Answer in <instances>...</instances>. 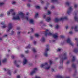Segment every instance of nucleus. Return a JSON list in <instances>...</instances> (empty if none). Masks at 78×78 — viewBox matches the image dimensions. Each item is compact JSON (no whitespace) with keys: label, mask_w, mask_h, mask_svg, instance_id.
Returning a JSON list of instances; mask_svg holds the SVG:
<instances>
[{"label":"nucleus","mask_w":78,"mask_h":78,"mask_svg":"<svg viewBox=\"0 0 78 78\" xmlns=\"http://www.w3.org/2000/svg\"><path fill=\"white\" fill-rule=\"evenodd\" d=\"M22 20L26 19L27 20H28V17L25 16L24 14L21 12H19L18 14L16 16H14L12 18V20H20V18Z\"/></svg>","instance_id":"1"},{"label":"nucleus","mask_w":78,"mask_h":78,"mask_svg":"<svg viewBox=\"0 0 78 78\" xmlns=\"http://www.w3.org/2000/svg\"><path fill=\"white\" fill-rule=\"evenodd\" d=\"M49 62H45L44 63L41 65L40 67L41 68H44L46 70H48L49 69V65L48 63Z\"/></svg>","instance_id":"2"},{"label":"nucleus","mask_w":78,"mask_h":78,"mask_svg":"<svg viewBox=\"0 0 78 78\" xmlns=\"http://www.w3.org/2000/svg\"><path fill=\"white\" fill-rule=\"evenodd\" d=\"M46 48L45 50V51L43 53V55L46 57H47L48 55V51H49V45H46Z\"/></svg>","instance_id":"3"},{"label":"nucleus","mask_w":78,"mask_h":78,"mask_svg":"<svg viewBox=\"0 0 78 78\" xmlns=\"http://www.w3.org/2000/svg\"><path fill=\"white\" fill-rule=\"evenodd\" d=\"M67 19V17H61L59 19H58V18H56L54 20V21L55 22H58V21L62 20H64V19Z\"/></svg>","instance_id":"4"},{"label":"nucleus","mask_w":78,"mask_h":78,"mask_svg":"<svg viewBox=\"0 0 78 78\" xmlns=\"http://www.w3.org/2000/svg\"><path fill=\"white\" fill-rule=\"evenodd\" d=\"M43 34H44L46 37L49 36V30H46L45 31L43 32Z\"/></svg>","instance_id":"5"},{"label":"nucleus","mask_w":78,"mask_h":78,"mask_svg":"<svg viewBox=\"0 0 78 78\" xmlns=\"http://www.w3.org/2000/svg\"><path fill=\"white\" fill-rule=\"evenodd\" d=\"M12 23H9L8 24V29L7 30V32H8L12 29Z\"/></svg>","instance_id":"6"},{"label":"nucleus","mask_w":78,"mask_h":78,"mask_svg":"<svg viewBox=\"0 0 78 78\" xmlns=\"http://www.w3.org/2000/svg\"><path fill=\"white\" fill-rule=\"evenodd\" d=\"M66 42H67V43H68L70 45H73V43H72V42L71 41V40H70V38H68L66 40Z\"/></svg>","instance_id":"7"},{"label":"nucleus","mask_w":78,"mask_h":78,"mask_svg":"<svg viewBox=\"0 0 78 78\" xmlns=\"http://www.w3.org/2000/svg\"><path fill=\"white\" fill-rule=\"evenodd\" d=\"M37 71V68H35L34 70L30 73V75H32L34 73H36Z\"/></svg>","instance_id":"8"},{"label":"nucleus","mask_w":78,"mask_h":78,"mask_svg":"<svg viewBox=\"0 0 78 78\" xmlns=\"http://www.w3.org/2000/svg\"><path fill=\"white\" fill-rule=\"evenodd\" d=\"M9 11L10 12L11 14H12V16L16 15V13L15 12H14V9H10L9 10Z\"/></svg>","instance_id":"9"},{"label":"nucleus","mask_w":78,"mask_h":78,"mask_svg":"<svg viewBox=\"0 0 78 78\" xmlns=\"http://www.w3.org/2000/svg\"><path fill=\"white\" fill-rule=\"evenodd\" d=\"M19 61H15L14 62V63L16 67H20V65H19Z\"/></svg>","instance_id":"10"},{"label":"nucleus","mask_w":78,"mask_h":78,"mask_svg":"<svg viewBox=\"0 0 78 78\" xmlns=\"http://www.w3.org/2000/svg\"><path fill=\"white\" fill-rule=\"evenodd\" d=\"M28 62L27 59L26 58H24L23 60V66H24L25 64H27V62Z\"/></svg>","instance_id":"11"},{"label":"nucleus","mask_w":78,"mask_h":78,"mask_svg":"<svg viewBox=\"0 0 78 78\" xmlns=\"http://www.w3.org/2000/svg\"><path fill=\"white\" fill-rule=\"evenodd\" d=\"M53 37L55 39H56L58 37V33H55L53 35Z\"/></svg>","instance_id":"12"},{"label":"nucleus","mask_w":78,"mask_h":78,"mask_svg":"<svg viewBox=\"0 0 78 78\" xmlns=\"http://www.w3.org/2000/svg\"><path fill=\"white\" fill-rule=\"evenodd\" d=\"M72 7H69L67 11V14H69V13H70V12H71V11H72Z\"/></svg>","instance_id":"13"},{"label":"nucleus","mask_w":78,"mask_h":78,"mask_svg":"<svg viewBox=\"0 0 78 78\" xmlns=\"http://www.w3.org/2000/svg\"><path fill=\"white\" fill-rule=\"evenodd\" d=\"M40 41L41 42H45V37H43L40 40Z\"/></svg>","instance_id":"14"},{"label":"nucleus","mask_w":78,"mask_h":78,"mask_svg":"<svg viewBox=\"0 0 78 78\" xmlns=\"http://www.w3.org/2000/svg\"><path fill=\"white\" fill-rule=\"evenodd\" d=\"M1 25H3L4 26L2 27V28H5L6 27V25L5 24V22H2L1 23Z\"/></svg>","instance_id":"15"},{"label":"nucleus","mask_w":78,"mask_h":78,"mask_svg":"<svg viewBox=\"0 0 78 78\" xmlns=\"http://www.w3.org/2000/svg\"><path fill=\"white\" fill-rule=\"evenodd\" d=\"M77 28H78V27L75 26V27H72V29H73V28H74L75 31H78V30Z\"/></svg>","instance_id":"16"},{"label":"nucleus","mask_w":78,"mask_h":78,"mask_svg":"<svg viewBox=\"0 0 78 78\" xmlns=\"http://www.w3.org/2000/svg\"><path fill=\"white\" fill-rule=\"evenodd\" d=\"M30 23H31V24H34V20L33 19L30 20Z\"/></svg>","instance_id":"17"},{"label":"nucleus","mask_w":78,"mask_h":78,"mask_svg":"<svg viewBox=\"0 0 78 78\" xmlns=\"http://www.w3.org/2000/svg\"><path fill=\"white\" fill-rule=\"evenodd\" d=\"M63 57L64 58H62V60H63V59H66L67 58V57H66V54H64L63 55Z\"/></svg>","instance_id":"18"},{"label":"nucleus","mask_w":78,"mask_h":78,"mask_svg":"<svg viewBox=\"0 0 78 78\" xmlns=\"http://www.w3.org/2000/svg\"><path fill=\"white\" fill-rule=\"evenodd\" d=\"M38 16H39V13H36L35 14V18H37Z\"/></svg>","instance_id":"19"},{"label":"nucleus","mask_w":78,"mask_h":78,"mask_svg":"<svg viewBox=\"0 0 78 78\" xmlns=\"http://www.w3.org/2000/svg\"><path fill=\"white\" fill-rule=\"evenodd\" d=\"M6 61H7V59L6 58H5L3 59L2 60V62H6Z\"/></svg>","instance_id":"20"},{"label":"nucleus","mask_w":78,"mask_h":78,"mask_svg":"<svg viewBox=\"0 0 78 78\" xmlns=\"http://www.w3.org/2000/svg\"><path fill=\"white\" fill-rule=\"evenodd\" d=\"M46 21L47 22H49V17H47L46 19Z\"/></svg>","instance_id":"21"},{"label":"nucleus","mask_w":78,"mask_h":78,"mask_svg":"<svg viewBox=\"0 0 78 78\" xmlns=\"http://www.w3.org/2000/svg\"><path fill=\"white\" fill-rule=\"evenodd\" d=\"M30 48V45H29L27 46L26 47V49H29V48Z\"/></svg>","instance_id":"22"},{"label":"nucleus","mask_w":78,"mask_h":78,"mask_svg":"<svg viewBox=\"0 0 78 78\" xmlns=\"http://www.w3.org/2000/svg\"><path fill=\"white\" fill-rule=\"evenodd\" d=\"M10 14H11V13H10V11H9L7 12V16H10Z\"/></svg>","instance_id":"23"},{"label":"nucleus","mask_w":78,"mask_h":78,"mask_svg":"<svg viewBox=\"0 0 78 78\" xmlns=\"http://www.w3.org/2000/svg\"><path fill=\"white\" fill-rule=\"evenodd\" d=\"M8 74L9 75H11V71L10 70H9L8 72Z\"/></svg>","instance_id":"24"},{"label":"nucleus","mask_w":78,"mask_h":78,"mask_svg":"<svg viewBox=\"0 0 78 78\" xmlns=\"http://www.w3.org/2000/svg\"><path fill=\"white\" fill-rule=\"evenodd\" d=\"M60 37L62 38V39H63V38L65 37L64 35H62L60 36Z\"/></svg>","instance_id":"25"},{"label":"nucleus","mask_w":78,"mask_h":78,"mask_svg":"<svg viewBox=\"0 0 78 78\" xmlns=\"http://www.w3.org/2000/svg\"><path fill=\"white\" fill-rule=\"evenodd\" d=\"M35 37H39V35L38 34H35Z\"/></svg>","instance_id":"26"},{"label":"nucleus","mask_w":78,"mask_h":78,"mask_svg":"<svg viewBox=\"0 0 78 78\" xmlns=\"http://www.w3.org/2000/svg\"><path fill=\"white\" fill-rule=\"evenodd\" d=\"M4 4V2H0V6H2V5H3Z\"/></svg>","instance_id":"27"},{"label":"nucleus","mask_w":78,"mask_h":78,"mask_svg":"<svg viewBox=\"0 0 78 78\" xmlns=\"http://www.w3.org/2000/svg\"><path fill=\"white\" fill-rule=\"evenodd\" d=\"M51 1L52 3H55V2H57V0H51Z\"/></svg>","instance_id":"28"},{"label":"nucleus","mask_w":78,"mask_h":78,"mask_svg":"<svg viewBox=\"0 0 78 78\" xmlns=\"http://www.w3.org/2000/svg\"><path fill=\"white\" fill-rule=\"evenodd\" d=\"M32 50L33 51H34V52H36V49H35V48H33L32 49Z\"/></svg>","instance_id":"29"},{"label":"nucleus","mask_w":78,"mask_h":78,"mask_svg":"<svg viewBox=\"0 0 78 78\" xmlns=\"http://www.w3.org/2000/svg\"><path fill=\"white\" fill-rule=\"evenodd\" d=\"M14 32L13 31H12L10 34L11 35H13L14 34Z\"/></svg>","instance_id":"30"},{"label":"nucleus","mask_w":78,"mask_h":78,"mask_svg":"<svg viewBox=\"0 0 78 78\" xmlns=\"http://www.w3.org/2000/svg\"><path fill=\"white\" fill-rule=\"evenodd\" d=\"M75 59V56H73V59H72V61H74Z\"/></svg>","instance_id":"31"},{"label":"nucleus","mask_w":78,"mask_h":78,"mask_svg":"<svg viewBox=\"0 0 78 78\" xmlns=\"http://www.w3.org/2000/svg\"><path fill=\"white\" fill-rule=\"evenodd\" d=\"M57 77L58 78H63V77H62V76H61V75L58 76H57Z\"/></svg>","instance_id":"32"},{"label":"nucleus","mask_w":78,"mask_h":78,"mask_svg":"<svg viewBox=\"0 0 78 78\" xmlns=\"http://www.w3.org/2000/svg\"><path fill=\"white\" fill-rule=\"evenodd\" d=\"M49 64L50 65H51L52 64V61L50 60H49Z\"/></svg>","instance_id":"33"},{"label":"nucleus","mask_w":78,"mask_h":78,"mask_svg":"<svg viewBox=\"0 0 78 78\" xmlns=\"http://www.w3.org/2000/svg\"><path fill=\"white\" fill-rule=\"evenodd\" d=\"M36 8H37V9H40V6L38 5L36 6Z\"/></svg>","instance_id":"34"},{"label":"nucleus","mask_w":78,"mask_h":78,"mask_svg":"<svg viewBox=\"0 0 78 78\" xmlns=\"http://www.w3.org/2000/svg\"><path fill=\"white\" fill-rule=\"evenodd\" d=\"M69 2H66L65 3V4L66 5H69Z\"/></svg>","instance_id":"35"},{"label":"nucleus","mask_w":78,"mask_h":78,"mask_svg":"<svg viewBox=\"0 0 78 78\" xmlns=\"http://www.w3.org/2000/svg\"><path fill=\"white\" fill-rule=\"evenodd\" d=\"M58 28H59V26L58 25H56V26L55 27V28H56V29H58Z\"/></svg>","instance_id":"36"},{"label":"nucleus","mask_w":78,"mask_h":78,"mask_svg":"<svg viewBox=\"0 0 78 78\" xmlns=\"http://www.w3.org/2000/svg\"><path fill=\"white\" fill-rule=\"evenodd\" d=\"M16 2L15 1H13L12 2V5H14V4H15V3H16Z\"/></svg>","instance_id":"37"},{"label":"nucleus","mask_w":78,"mask_h":78,"mask_svg":"<svg viewBox=\"0 0 78 78\" xmlns=\"http://www.w3.org/2000/svg\"><path fill=\"white\" fill-rule=\"evenodd\" d=\"M20 57H21V58H23V56H24V55H23V54H21L20 55Z\"/></svg>","instance_id":"38"},{"label":"nucleus","mask_w":78,"mask_h":78,"mask_svg":"<svg viewBox=\"0 0 78 78\" xmlns=\"http://www.w3.org/2000/svg\"><path fill=\"white\" fill-rule=\"evenodd\" d=\"M61 51V48H58L57 50L58 51Z\"/></svg>","instance_id":"39"},{"label":"nucleus","mask_w":78,"mask_h":78,"mask_svg":"<svg viewBox=\"0 0 78 78\" xmlns=\"http://www.w3.org/2000/svg\"><path fill=\"white\" fill-rule=\"evenodd\" d=\"M52 35V34L51 32H49V36H51V35Z\"/></svg>","instance_id":"40"},{"label":"nucleus","mask_w":78,"mask_h":78,"mask_svg":"<svg viewBox=\"0 0 78 78\" xmlns=\"http://www.w3.org/2000/svg\"><path fill=\"white\" fill-rule=\"evenodd\" d=\"M73 33V32L72 31H70L69 32V34H72Z\"/></svg>","instance_id":"41"},{"label":"nucleus","mask_w":78,"mask_h":78,"mask_svg":"<svg viewBox=\"0 0 78 78\" xmlns=\"http://www.w3.org/2000/svg\"><path fill=\"white\" fill-rule=\"evenodd\" d=\"M14 73L15 74V73H17V70H16L14 71Z\"/></svg>","instance_id":"42"},{"label":"nucleus","mask_w":78,"mask_h":78,"mask_svg":"<svg viewBox=\"0 0 78 78\" xmlns=\"http://www.w3.org/2000/svg\"><path fill=\"white\" fill-rule=\"evenodd\" d=\"M25 52L26 53H29V51H25Z\"/></svg>","instance_id":"43"},{"label":"nucleus","mask_w":78,"mask_h":78,"mask_svg":"<svg viewBox=\"0 0 78 78\" xmlns=\"http://www.w3.org/2000/svg\"><path fill=\"white\" fill-rule=\"evenodd\" d=\"M43 16L44 18H45V17H46V16L45 15H43Z\"/></svg>","instance_id":"44"},{"label":"nucleus","mask_w":78,"mask_h":78,"mask_svg":"<svg viewBox=\"0 0 78 78\" xmlns=\"http://www.w3.org/2000/svg\"><path fill=\"white\" fill-rule=\"evenodd\" d=\"M7 34H5L4 35V37H7Z\"/></svg>","instance_id":"45"},{"label":"nucleus","mask_w":78,"mask_h":78,"mask_svg":"<svg viewBox=\"0 0 78 78\" xmlns=\"http://www.w3.org/2000/svg\"><path fill=\"white\" fill-rule=\"evenodd\" d=\"M4 16V15L3 14H1L0 15V17H3Z\"/></svg>","instance_id":"46"},{"label":"nucleus","mask_w":78,"mask_h":78,"mask_svg":"<svg viewBox=\"0 0 78 78\" xmlns=\"http://www.w3.org/2000/svg\"><path fill=\"white\" fill-rule=\"evenodd\" d=\"M33 39V37L32 36H30V39H31V40H32Z\"/></svg>","instance_id":"47"},{"label":"nucleus","mask_w":78,"mask_h":78,"mask_svg":"<svg viewBox=\"0 0 78 78\" xmlns=\"http://www.w3.org/2000/svg\"><path fill=\"white\" fill-rule=\"evenodd\" d=\"M17 78H20V76L19 75H18L17 76Z\"/></svg>","instance_id":"48"},{"label":"nucleus","mask_w":78,"mask_h":78,"mask_svg":"<svg viewBox=\"0 0 78 78\" xmlns=\"http://www.w3.org/2000/svg\"><path fill=\"white\" fill-rule=\"evenodd\" d=\"M49 27H53V25H52L51 24H50Z\"/></svg>","instance_id":"49"},{"label":"nucleus","mask_w":78,"mask_h":78,"mask_svg":"<svg viewBox=\"0 0 78 78\" xmlns=\"http://www.w3.org/2000/svg\"><path fill=\"white\" fill-rule=\"evenodd\" d=\"M37 43V42H36V41H34V44H36Z\"/></svg>","instance_id":"50"},{"label":"nucleus","mask_w":78,"mask_h":78,"mask_svg":"<svg viewBox=\"0 0 78 78\" xmlns=\"http://www.w3.org/2000/svg\"><path fill=\"white\" fill-rule=\"evenodd\" d=\"M78 51V49H74V51Z\"/></svg>","instance_id":"51"},{"label":"nucleus","mask_w":78,"mask_h":78,"mask_svg":"<svg viewBox=\"0 0 78 78\" xmlns=\"http://www.w3.org/2000/svg\"><path fill=\"white\" fill-rule=\"evenodd\" d=\"M34 30L33 29V28L31 29V30L32 32L34 31Z\"/></svg>","instance_id":"52"},{"label":"nucleus","mask_w":78,"mask_h":78,"mask_svg":"<svg viewBox=\"0 0 78 78\" xmlns=\"http://www.w3.org/2000/svg\"><path fill=\"white\" fill-rule=\"evenodd\" d=\"M12 59H14V55H12Z\"/></svg>","instance_id":"53"},{"label":"nucleus","mask_w":78,"mask_h":78,"mask_svg":"<svg viewBox=\"0 0 78 78\" xmlns=\"http://www.w3.org/2000/svg\"><path fill=\"white\" fill-rule=\"evenodd\" d=\"M74 68H75V65H73L72 66Z\"/></svg>","instance_id":"54"},{"label":"nucleus","mask_w":78,"mask_h":78,"mask_svg":"<svg viewBox=\"0 0 78 78\" xmlns=\"http://www.w3.org/2000/svg\"><path fill=\"white\" fill-rule=\"evenodd\" d=\"M20 31L18 32H17L18 34H20Z\"/></svg>","instance_id":"55"},{"label":"nucleus","mask_w":78,"mask_h":78,"mask_svg":"<svg viewBox=\"0 0 78 78\" xmlns=\"http://www.w3.org/2000/svg\"><path fill=\"white\" fill-rule=\"evenodd\" d=\"M74 7L75 8H76L77 7V5H74Z\"/></svg>","instance_id":"56"},{"label":"nucleus","mask_w":78,"mask_h":78,"mask_svg":"<svg viewBox=\"0 0 78 78\" xmlns=\"http://www.w3.org/2000/svg\"><path fill=\"white\" fill-rule=\"evenodd\" d=\"M66 29H68V28H69V27L68 26H66Z\"/></svg>","instance_id":"57"},{"label":"nucleus","mask_w":78,"mask_h":78,"mask_svg":"<svg viewBox=\"0 0 78 78\" xmlns=\"http://www.w3.org/2000/svg\"><path fill=\"white\" fill-rule=\"evenodd\" d=\"M47 14H48H48H49V11H48V13H47Z\"/></svg>","instance_id":"58"},{"label":"nucleus","mask_w":78,"mask_h":78,"mask_svg":"<svg viewBox=\"0 0 78 78\" xmlns=\"http://www.w3.org/2000/svg\"><path fill=\"white\" fill-rule=\"evenodd\" d=\"M41 3H42V4H43V3H44V1H41Z\"/></svg>","instance_id":"59"},{"label":"nucleus","mask_w":78,"mask_h":78,"mask_svg":"<svg viewBox=\"0 0 78 78\" xmlns=\"http://www.w3.org/2000/svg\"><path fill=\"white\" fill-rule=\"evenodd\" d=\"M17 30H20V27H17Z\"/></svg>","instance_id":"60"},{"label":"nucleus","mask_w":78,"mask_h":78,"mask_svg":"<svg viewBox=\"0 0 78 78\" xmlns=\"http://www.w3.org/2000/svg\"><path fill=\"white\" fill-rule=\"evenodd\" d=\"M0 41H2V38L0 37Z\"/></svg>","instance_id":"61"},{"label":"nucleus","mask_w":78,"mask_h":78,"mask_svg":"<svg viewBox=\"0 0 78 78\" xmlns=\"http://www.w3.org/2000/svg\"><path fill=\"white\" fill-rule=\"evenodd\" d=\"M27 6H28V7L30 6V4H27Z\"/></svg>","instance_id":"62"},{"label":"nucleus","mask_w":78,"mask_h":78,"mask_svg":"<svg viewBox=\"0 0 78 78\" xmlns=\"http://www.w3.org/2000/svg\"><path fill=\"white\" fill-rule=\"evenodd\" d=\"M1 60L0 59V66H1Z\"/></svg>","instance_id":"63"},{"label":"nucleus","mask_w":78,"mask_h":78,"mask_svg":"<svg viewBox=\"0 0 78 78\" xmlns=\"http://www.w3.org/2000/svg\"><path fill=\"white\" fill-rule=\"evenodd\" d=\"M50 20H51V18L50 17L49 18V21H50Z\"/></svg>","instance_id":"64"}]
</instances>
